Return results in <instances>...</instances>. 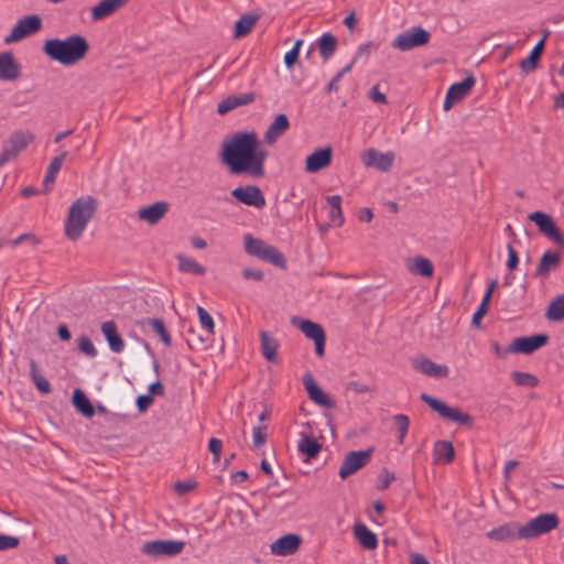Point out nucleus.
I'll return each mask as SVG.
<instances>
[{"mask_svg": "<svg viewBox=\"0 0 564 564\" xmlns=\"http://www.w3.org/2000/svg\"><path fill=\"white\" fill-rule=\"evenodd\" d=\"M268 151L262 149L254 131L237 132L223 144L220 160L232 174H247L252 177L264 175V161Z\"/></svg>", "mask_w": 564, "mask_h": 564, "instance_id": "nucleus-1", "label": "nucleus"}, {"mask_svg": "<svg viewBox=\"0 0 564 564\" xmlns=\"http://www.w3.org/2000/svg\"><path fill=\"white\" fill-rule=\"evenodd\" d=\"M43 53L63 66H73L83 61L89 52V43L80 34H70L65 39H48L42 47Z\"/></svg>", "mask_w": 564, "mask_h": 564, "instance_id": "nucleus-2", "label": "nucleus"}, {"mask_svg": "<svg viewBox=\"0 0 564 564\" xmlns=\"http://www.w3.org/2000/svg\"><path fill=\"white\" fill-rule=\"evenodd\" d=\"M96 208L97 203L93 196H82L70 205L65 223V235L68 239L77 240L82 237Z\"/></svg>", "mask_w": 564, "mask_h": 564, "instance_id": "nucleus-3", "label": "nucleus"}, {"mask_svg": "<svg viewBox=\"0 0 564 564\" xmlns=\"http://www.w3.org/2000/svg\"><path fill=\"white\" fill-rule=\"evenodd\" d=\"M245 250L248 254L257 257L265 262L272 263L279 268L284 269L286 265L285 257L275 247L268 245L261 239L253 238L251 235H246Z\"/></svg>", "mask_w": 564, "mask_h": 564, "instance_id": "nucleus-4", "label": "nucleus"}, {"mask_svg": "<svg viewBox=\"0 0 564 564\" xmlns=\"http://www.w3.org/2000/svg\"><path fill=\"white\" fill-rule=\"evenodd\" d=\"M557 525L558 518L555 513H542L521 525L518 529V536L531 540L556 529Z\"/></svg>", "mask_w": 564, "mask_h": 564, "instance_id": "nucleus-5", "label": "nucleus"}, {"mask_svg": "<svg viewBox=\"0 0 564 564\" xmlns=\"http://www.w3.org/2000/svg\"><path fill=\"white\" fill-rule=\"evenodd\" d=\"M420 398L433 411L437 412L444 420L455 422L459 425L469 426L473 424V417L469 414L464 413L456 408H451L447 404H445L444 402H442L426 393H422Z\"/></svg>", "mask_w": 564, "mask_h": 564, "instance_id": "nucleus-6", "label": "nucleus"}, {"mask_svg": "<svg viewBox=\"0 0 564 564\" xmlns=\"http://www.w3.org/2000/svg\"><path fill=\"white\" fill-rule=\"evenodd\" d=\"M430 33L421 26H413L401 32L391 43L393 48L402 52L414 47L426 45L430 41Z\"/></svg>", "mask_w": 564, "mask_h": 564, "instance_id": "nucleus-7", "label": "nucleus"}, {"mask_svg": "<svg viewBox=\"0 0 564 564\" xmlns=\"http://www.w3.org/2000/svg\"><path fill=\"white\" fill-rule=\"evenodd\" d=\"M42 29V19L37 14L25 15L18 20L11 33L4 37L6 44L19 42Z\"/></svg>", "mask_w": 564, "mask_h": 564, "instance_id": "nucleus-8", "label": "nucleus"}, {"mask_svg": "<svg viewBox=\"0 0 564 564\" xmlns=\"http://www.w3.org/2000/svg\"><path fill=\"white\" fill-rule=\"evenodd\" d=\"M372 448L366 451H352L346 454L340 467L339 477L347 479L352 474L365 467L371 459Z\"/></svg>", "mask_w": 564, "mask_h": 564, "instance_id": "nucleus-9", "label": "nucleus"}, {"mask_svg": "<svg viewBox=\"0 0 564 564\" xmlns=\"http://www.w3.org/2000/svg\"><path fill=\"white\" fill-rule=\"evenodd\" d=\"M293 324L296 325L302 333L310 339L314 340L315 352L318 357H323L325 352L326 335L323 327L310 319H292Z\"/></svg>", "mask_w": 564, "mask_h": 564, "instance_id": "nucleus-10", "label": "nucleus"}, {"mask_svg": "<svg viewBox=\"0 0 564 564\" xmlns=\"http://www.w3.org/2000/svg\"><path fill=\"white\" fill-rule=\"evenodd\" d=\"M185 546L183 541L155 540L143 544L142 553L154 557L174 556L180 554Z\"/></svg>", "mask_w": 564, "mask_h": 564, "instance_id": "nucleus-11", "label": "nucleus"}, {"mask_svg": "<svg viewBox=\"0 0 564 564\" xmlns=\"http://www.w3.org/2000/svg\"><path fill=\"white\" fill-rule=\"evenodd\" d=\"M528 218L536 225L540 232L546 238L564 247V237L550 215L543 212H534L531 213Z\"/></svg>", "mask_w": 564, "mask_h": 564, "instance_id": "nucleus-12", "label": "nucleus"}, {"mask_svg": "<svg viewBox=\"0 0 564 564\" xmlns=\"http://www.w3.org/2000/svg\"><path fill=\"white\" fill-rule=\"evenodd\" d=\"M549 341V336L538 334L516 338L508 348V352L531 355Z\"/></svg>", "mask_w": 564, "mask_h": 564, "instance_id": "nucleus-13", "label": "nucleus"}, {"mask_svg": "<svg viewBox=\"0 0 564 564\" xmlns=\"http://www.w3.org/2000/svg\"><path fill=\"white\" fill-rule=\"evenodd\" d=\"M394 158L395 155L391 151L382 153L376 149H368L361 154V161L367 167H373L380 172L389 171Z\"/></svg>", "mask_w": 564, "mask_h": 564, "instance_id": "nucleus-14", "label": "nucleus"}, {"mask_svg": "<svg viewBox=\"0 0 564 564\" xmlns=\"http://www.w3.org/2000/svg\"><path fill=\"white\" fill-rule=\"evenodd\" d=\"M231 195L238 202L247 206H252L256 208H263L265 206V198L263 193L258 186L254 185L239 186L231 191Z\"/></svg>", "mask_w": 564, "mask_h": 564, "instance_id": "nucleus-15", "label": "nucleus"}, {"mask_svg": "<svg viewBox=\"0 0 564 564\" xmlns=\"http://www.w3.org/2000/svg\"><path fill=\"white\" fill-rule=\"evenodd\" d=\"M475 77L470 74L464 80L453 84L446 94L443 108L445 111L449 110L454 104L462 100L475 86Z\"/></svg>", "mask_w": 564, "mask_h": 564, "instance_id": "nucleus-16", "label": "nucleus"}, {"mask_svg": "<svg viewBox=\"0 0 564 564\" xmlns=\"http://www.w3.org/2000/svg\"><path fill=\"white\" fill-rule=\"evenodd\" d=\"M303 384L310 399L326 409H332L335 406V402L330 399V397L324 392L315 382L313 376L311 373H305L303 376Z\"/></svg>", "mask_w": 564, "mask_h": 564, "instance_id": "nucleus-17", "label": "nucleus"}, {"mask_svg": "<svg viewBox=\"0 0 564 564\" xmlns=\"http://www.w3.org/2000/svg\"><path fill=\"white\" fill-rule=\"evenodd\" d=\"M21 76V65L13 53H0V80L14 82Z\"/></svg>", "mask_w": 564, "mask_h": 564, "instance_id": "nucleus-18", "label": "nucleus"}, {"mask_svg": "<svg viewBox=\"0 0 564 564\" xmlns=\"http://www.w3.org/2000/svg\"><path fill=\"white\" fill-rule=\"evenodd\" d=\"M333 149L330 147L319 148L306 158L305 171L316 173L330 165Z\"/></svg>", "mask_w": 564, "mask_h": 564, "instance_id": "nucleus-19", "label": "nucleus"}, {"mask_svg": "<svg viewBox=\"0 0 564 564\" xmlns=\"http://www.w3.org/2000/svg\"><path fill=\"white\" fill-rule=\"evenodd\" d=\"M169 208L167 202L160 200L139 209L138 217L149 225H156L167 214Z\"/></svg>", "mask_w": 564, "mask_h": 564, "instance_id": "nucleus-20", "label": "nucleus"}, {"mask_svg": "<svg viewBox=\"0 0 564 564\" xmlns=\"http://www.w3.org/2000/svg\"><path fill=\"white\" fill-rule=\"evenodd\" d=\"M413 368L421 373H424L433 378H445L449 373V369L446 365H438L427 358L416 359L413 361Z\"/></svg>", "mask_w": 564, "mask_h": 564, "instance_id": "nucleus-21", "label": "nucleus"}, {"mask_svg": "<svg viewBox=\"0 0 564 564\" xmlns=\"http://www.w3.org/2000/svg\"><path fill=\"white\" fill-rule=\"evenodd\" d=\"M301 544V538L296 534H286L271 544V552L275 555H291Z\"/></svg>", "mask_w": 564, "mask_h": 564, "instance_id": "nucleus-22", "label": "nucleus"}, {"mask_svg": "<svg viewBox=\"0 0 564 564\" xmlns=\"http://www.w3.org/2000/svg\"><path fill=\"white\" fill-rule=\"evenodd\" d=\"M101 332L109 345L112 352L120 354L124 349V340L120 336L117 329V325L113 321H107L101 324Z\"/></svg>", "mask_w": 564, "mask_h": 564, "instance_id": "nucleus-23", "label": "nucleus"}, {"mask_svg": "<svg viewBox=\"0 0 564 564\" xmlns=\"http://www.w3.org/2000/svg\"><path fill=\"white\" fill-rule=\"evenodd\" d=\"M34 134L28 130L14 131L9 139L4 142V145L11 150L15 156L19 155L28 145L34 140Z\"/></svg>", "mask_w": 564, "mask_h": 564, "instance_id": "nucleus-24", "label": "nucleus"}, {"mask_svg": "<svg viewBox=\"0 0 564 564\" xmlns=\"http://www.w3.org/2000/svg\"><path fill=\"white\" fill-rule=\"evenodd\" d=\"M290 128V121L286 115L280 113L271 122L264 133V141L268 144H273L279 138H281Z\"/></svg>", "mask_w": 564, "mask_h": 564, "instance_id": "nucleus-25", "label": "nucleus"}, {"mask_svg": "<svg viewBox=\"0 0 564 564\" xmlns=\"http://www.w3.org/2000/svg\"><path fill=\"white\" fill-rule=\"evenodd\" d=\"M561 264V254L556 251H546L540 258L539 264L534 271V276H547Z\"/></svg>", "mask_w": 564, "mask_h": 564, "instance_id": "nucleus-26", "label": "nucleus"}, {"mask_svg": "<svg viewBox=\"0 0 564 564\" xmlns=\"http://www.w3.org/2000/svg\"><path fill=\"white\" fill-rule=\"evenodd\" d=\"M549 35H550V32L546 31L544 33L543 37L532 48V51L529 54V56L527 58H524L520 63V68L522 70V73L530 74V73H532V72H534L536 69L539 59H540V57H541V55L543 53V50H544L545 41H546Z\"/></svg>", "mask_w": 564, "mask_h": 564, "instance_id": "nucleus-27", "label": "nucleus"}, {"mask_svg": "<svg viewBox=\"0 0 564 564\" xmlns=\"http://www.w3.org/2000/svg\"><path fill=\"white\" fill-rule=\"evenodd\" d=\"M260 18L261 13L259 12L242 14L240 19L235 23L234 37L241 39L248 35L258 23Z\"/></svg>", "mask_w": 564, "mask_h": 564, "instance_id": "nucleus-28", "label": "nucleus"}, {"mask_svg": "<svg viewBox=\"0 0 564 564\" xmlns=\"http://www.w3.org/2000/svg\"><path fill=\"white\" fill-rule=\"evenodd\" d=\"M252 101H254L253 93L241 94L238 96H229L218 104L217 111L220 115H225L239 106L248 105Z\"/></svg>", "mask_w": 564, "mask_h": 564, "instance_id": "nucleus-29", "label": "nucleus"}, {"mask_svg": "<svg viewBox=\"0 0 564 564\" xmlns=\"http://www.w3.org/2000/svg\"><path fill=\"white\" fill-rule=\"evenodd\" d=\"M67 155H68V152L63 151L59 155L55 156L51 161V163L47 167L46 174L44 176V180H43V187H44L45 193H47L52 189L53 184L55 183V180H56V175L58 174L59 170L62 169V165H63L65 159L67 158Z\"/></svg>", "mask_w": 564, "mask_h": 564, "instance_id": "nucleus-30", "label": "nucleus"}, {"mask_svg": "<svg viewBox=\"0 0 564 564\" xmlns=\"http://www.w3.org/2000/svg\"><path fill=\"white\" fill-rule=\"evenodd\" d=\"M519 528L520 527H518V524L514 522L506 523V524H502V525L495 528V529L490 530L489 532H487V536L494 541H501V542L513 541L517 538H519L518 536Z\"/></svg>", "mask_w": 564, "mask_h": 564, "instance_id": "nucleus-31", "label": "nucleus"}, {"mask_svg": "<svg viewBox=\"0 0 564 564\" xmlns=\"http://www.w3.org/2000/svg\"><path fill=\"white\" fill-rule=\"evenodd\" d=\"M354 534L364 549L375 550L378 546L377 535L366 524H356Z\"/></svg>", "mask_w": 564, "mask_h": 564, "instance_id": "nucleus-32", "label": "nucleus"}, {"mask_svg": "<svg viewBox=\"0 0 564 564\" xmlns=\"http://www.w3.org/2000/svg\"><path fill=\"white\" fill-rule=\"evenodd\" d=\"M322 445L317 442L316 438L306 434L300 433V441L297 444V451L305 455L307 458H314L321 452Z\"/></svg>", "mask_w": 564, "mask_h": 564, "instance_id": "nucleus-33", "label": "nucleus"}, {"mask_svg": "<svg viewBox=\"0 0 564 564\" xmlns=\"http://www.w3.org/2000/svg\"><path fill=\"white\" fill-rule=\"evenodd\" d=\"M176 260L178 271L183 273H191L194 275H204L206 273V268L192 258L185 257L183 254H177Z\"/></svg>", "mask_w": 564, "mask_h": 564, "instance_id": "nucleus-34", "label": "nucleus"}, {"mask_svg": "<svg viewBox=\"0 0 564 564\" xmlns=\"http://www.w3.org/2000/svg\"><path fill=\"white\" fill-rule=\"evenodd\" d=\"M326 200L329 206V221L335 226H341L344 224L341 197L339 195L327 196Z\"/></svg>", "mask_w": 564, "mask_h": 564, "instance_id": "nucleus-35", "label": "nucleus"}, {"mask_svg": "<svg viewBox=\"0 0 564 564\" xmlns=\"http://www.w3.org/2000/svg\"><path fill=\"white\" fill-rule=\"evenodd\" d=\"M260 343H261V352L263 357L268 361H275L276 360V350L279 347V344L275 338L270 336L267 332H262L260 334Z\"/></svg>", "mask_w": 564, "mask_h": 564, "instance_id": "nucleus-36", "label": "nucleus"}, {"mask_svg": "<svg viewBox=\"0 0 564 564\" xmlns=\"http://www.w3.org/2000/svg\"><path fill=\"white\" fill-rule=\"evenodd\" d=\"M336 47L337 39L332 33H324L318 39V50L323 61H328L334 55Z\"/></svg>", "mask_w": 564, "mask_h": 564, "instance_id": "nucleus-37", "label": "nucleus"}, {"mask_svg": "<svg viewBox=\"0 0 564 564\" xmlns=\"http://www.w3.org/2000/svg\"><path fill=\"white\" fill-rule=\"evenodd\" d=\"M124 2H99L91 9V18L94 21H100L113 14L121 8Z\"/></svg>", "mask_w": 564, "mask_h": 564, "instance_id": "nucleus-38", "label": "nucleus"}, {"mask_svg": "<svg viewBox=\"0 0 564 564\" xmlns=\"http://www.w3.org/2000/svg\"><path fill=\"white\" fill-rule=\"evenodd\" d=\"M73 404L77 409L78 412L84 414L87 417H91L95 414V410L93 404L86 394L80 390L76 389L73 393Z\"/></svg>", "mask_w": 564, "mask_h": 564, "instance_id": "nucleus-39", "label": "nucleus"}, {"mask_svg": "<svg viewBox=\"0 0 564 564\" xmlns=\"http://www.w3.org/2000/svg\"><path fill=\"white\" fill-rule=\"evenodd\" d=\"M545 317L552 322L564 319V294L556 296L547 306Z\"/></svg>", "mask_w": 564, "mask_h": 564, "instance_id": "nucleus-40", "label": "nucleus"}, {"mask_svg": "<svg viewBox=\"0 0 564 564\" xmlns=\"http://www.w3.org/2000/svg\"><path fill=\"white\" fill-rule=\"evenodd\" d=\"M30 377L40 392L48 394L52 391L48 380L40 373L37 364L33 359L30 360Z\"/></svg>", "mask_w": 564, "mask_h": 564, "instance_id": "nucleus-41", "label": "nucleus"}, {"mask_svg": "<svg viewBox=\"0 0 564 564\" xmlns=\"http://www.w3.org/2000/svg\"><path fill=\"white\" fill-rule=\"evenodd\" d=\"M434 455L436 459L444 463H451L455 457L453 444L448 441H438L434 445Z\"/></svg>", "mask_w": 564, "mask_h": 564, "instance_id": "nucleus-42", "label": "nucleus"}, {"mask_svg": "<svg viewBox=\"0 0 564 564\" xmlns=\"http://www.w3.org/2000/svg\"><path fill=\"white\" fill-rule=\"evenodd\" d=\"M145 323L153 333L160 336L161 340L164 343L166 347L171 346L172 339L162 319L149 318Z\"/></svg>", "mask_w": 564, "mask_h": 564, "instance_id": "nucleus-43", "label": "nucleus"}, {"mask_svg": "<svg viewBox=\"0 0 564 564\" xmlns=\"http://www.w3.org/2000/svg\"><path fill=\"white\" fill-rule=\"evenodd\" d=\"M410 271L422 276L431 278L434 273V267L429 259L417 257L415 258L413 265L410 267Z\"/></svg>", "mask_w": 564, "mask_h": 564, "instance_id": "nucleus-44", "label": "nucleus"}, {"mask_svg": "<svg viewBox=\"0 0 564 564\" xmlns=\"http://www.w3.org/2000/svg\"><path fill=\"white\" fill-rule=\"evenodd\" d=\"M511 377L513 382L520 387L533 388L539 383L538 378L529 372L513 371Z\"/></svg>", "mask_w": 564, "mask_h": 564, "instance_id": "nucleus-45", "label": "nucleus"}, {"mask_svg": "<svg viewBox=\"0 0 564 564\" xmlns=\"http://www.w3.org/2000/svg\"><path fill=\"white\" fill-rule=\"evenodd\" d=\"M197 314L202 328L209 335L214 334L215 324L212 315L202 306L197 307Z\"/></svg>", "mask_w": 564, "mask_h": 564, "instance_id": "nucleus-46", "label": "nucleus"}, {"mask_svg": "<svg viewBox=\"0 0 564 564\" xmlns=\"http://www.w3.org/2000/svg\"><path fill=\"white\" fill-rule=\"evenodd\" d=\"M393 421L398 426L399 443L402 444L409 431L410 420L405 414H397L393 416Z\"/></svg>", "mask_w": 564, "mask_h": 564, "instance_id": "nucleus-47", "label": "nucleus"}, {"mask_svg": "<svg viewBox=\"0 0 564 564\" xmlns=\"http://www.w3.org/2000/svg\"><path fill=\"white\" fill-rule=\"evenodd\" d=\"M267 442V426L259 425L253 427L252 430V446L254 449H258Z\"/></svg>", "mask_w": 564, "mask_h": 564, "instance_id": "nucleus-48", "label": "nucleus"}, {"mask_svg": "<svg viewBox=\"0 0 564 564\" xmlns=\"http://www.w3.org/2000/svg\"><path fill=\"white\" fill-rule=\"evenodd\" d=\"M78 349L90 358L97 356V349L87 336H82L78 338Z\"/></svg>", "mask_w": 564, "mask_h": 564, "instance_id": "nucleus-49", "label": "nucleus"}, {"mask_svg": "<svg viewBox=\"0 0 564 564\" xmlns=\"http://www.w3.org/2000/svg\"><path fill=\"white\" fill-rule=\"evenodd\" d=\"M303 44V40H297L289 52L284 55V64L288 68H291L299 58L300 48Z\"/></svg>", "mask_w": 564, "mask_h": 564, "instance_id": "nucleus-50", "label": "nucleus"}, {"mask_svg": "<svg viewBox=\"0 0 564 564\" xmlns=\"http://www.w3.org/2000/svg\"><path fill=\"white\" fill-rule=\"evenodd\" d=\"M23 242H29L33 246H37L40 243V239L33 234H22L19 237H17L15 239L10 240L9 246L11 248H14Z\"/></svg>", "mask_w": 564, "mask_h": 564, "instance_id": "nucleus-51", "label": "nucleus"}, {"mask_svg": "<svg viewBox=\"0 0 564 564\" xmlns=\"http://www.w3.org/2000/svg\"><path fill=\"white\" fill-rule=\"evenodd\" d=\"M223 448V442L218 438L212 437L208 443V449L214 456V463L220 460V454Z\"/></svg>", "mask_w": 564, "mask_h": 564, "instance_id": "nucleus-52", "label": "nucleus"}, {"mask_svg": "<svg viewBox=\"0 0 564 564\" xmlns=\"http://www.w3.org/2000/svg\"><path fill=\"white\" fill-rule=\"evenodd\" d=\"M20 541L15 536L0 534V551L14 549L19 545Z\"/></svg>", "mask_w": 564, "mask_h": 564, "instance_id": "nucleus-53", "label": "nucleus"}, {"mask_svg": "<svg viewBox=\"0 0 564 564\" xmlns=\"http://www.w3.org/2000/svg\"><path fill=\"white\" fill-rule=\"evenodd\" d=\"M507 250H508L507 268L510 271H512L518 267V263H519L518 252L510 243L507 246Z\"/></svg>", "mask_w": 564, "mask_h": 564, "instance_id": "nucleus-54", "label": "nucleus"}, {"mask_svg": "<svg viewBox=\"0 0 564 564\" xmlns=\"http://www.w3.org/2000/svg\"><path fill=\"white\" fill-rule=\"evenodd\" d=\"M153 403V397L151 394H141L137 398V406L140 412H144Z\"/></svg>", "mask_w": 564, "mask_h": 564, "instance_id": "nucleus-55", "label": "nucleus"}, {"mask_svg": "<svg viewBox=\"0 0 564 564\" xmlns=\"http://www.w3.org/2000/svg\"><path fill=\"white\" fill-rule=\"evenodd\" d=\"M346 388L355 393H366L371 390L369 386L359 381H349Z\"/></svg>", "mask_w": 564, "mask_h": 564, "instance_id": "nucleus-56", "label": "nucleus"}, {"mask_svg": "<svg viewBox=\"0 0 564 564\" xmlns=\"http://www.w3.org/2000/svg\"><path fill=\"white\" fill-rule=\"evenodd\" d=\"M497 285V281L496 280H492L489 285H488V289L482 297V301L480 303V307L485 308V310H488V305H489V302H490V299H491V295H492V292L495 290Z\"/></svg>", "mask_w": 564, "mask_h": 564, "instance_id": "nucleus-57", "label": "nucleus"}, {"mask_svg": "<svg viewBox=\"0 0 564 564\" xmlns=\"http://www.w3.org/2000/svg\"><path fill=\"white\" fill-rule=\"evenodd\" d=\"M242 276L247 280L261 281L263 279V272L258 269H245Z\"/></svg>", "mask_w": 564, "mask_h": 564, "instance_id": "nucleus-58", "label": "nucleus"}, {"mask_svg": "<svg viewBox=\"0 0 564 564\" xmlns=\"http://www.w3.org/2000/svg\"><path fill=\"white\" fill-rule=\"evenodd\" d=\"M195 485L189 481H178L174 485V490L178 495H185L189 492L192 489H194Z\"/></svg>", "mask_w": 564, "mask_h": 564, "instance_id": "nucleus-59", "label": "nucleus"}, {"mask_svg": "<svg viewBox=\"0 0 564 564\" xmlns=\"http://www.w3.org/2000/svg\"><path fill=\"white\" fill-rule=\"evenodd\" d=\"M15 158V154H13L11 150L3 144L2 151L0 152V167Z\"/></svg>", "mask_w": 564, "mask_h": 564, "instance_id": "nucleus-60", "label": "nucleus"}, {"mask_svg": "<svg viewBox=\"0 0 564 564\" xmlns=\"http://www.w3.org/2000/svg\"><path fill=\"white\" fill-rule=\"evenodd\" d=\"M394 479H395L394 474L384 469L383 474H382L381 485L378 488L380 490L387 489Z\"/></svg>", "mask_w": 564, "mask_h": 564, "instance_id": "nucleus-61", "label": "nucleus"}, {"mask_svg": "<svg viewBox=\"0 0 564 564\" xmlns=\"http://www.w3.org/2000/svg\"><path fill=\"white\" fill-rule=\"evenodd\" d=\"M370 98L372 99V101L378 104L388 102L386 95L379 91L378 86L372 87L370 91Z\"/></svg>", "mask_w": 564, "mask_h": 564, "instance_id": "nucleus-62", "label": "nucleus"}, {"mask_svg": "<svg viewBox=\"0 0 564 564\" xmlns=\"http://www.w3.org/2000/svg\"><path fill=\"white\" fill-rule=\"evenodd\" d=\"M341 79V74H336L332 80L329 82V84L326 86V93H333V91H337L338 90V87H339V82Z\"/></svg>", "mask_w": 564, "mask_h": 564, "instance_id": "nucleus-63", "label": "nucleus"}, {"mask_svg": "<svg viewBox=\"0 0 564 564\" xmlns=\"http://www.w3.org/2000/svg\"><path fill=\"white\" fill-rule=\"evenodd\" d=\"M149 392L151 395H163L164 387L160 381H155L149 386Z\"/></svg>", "mask_w": 564, "mask_h": 564, "instance_id": "nucleus-64", "label": "nucleus"}]
</instances>
